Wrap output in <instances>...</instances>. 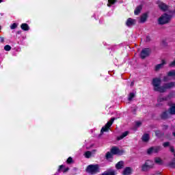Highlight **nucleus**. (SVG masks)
Returning <instances> with one entry per match:
<instances>
[{
  "instance_id": "nucleus-1",
  "label": "nucleus",
  "mask_w": 175,
  "mask_h": 175,
  "mask_svg": "<svg viewBox=\"0 0 175 175\" xmlns=\"http://www.w3.org/2000/svg\"><path fill=\"white\" fill-rule=\"evenodd\" d=\"M161 83L162 80L161 78H154L152 79V85L154 87V91L163 94V92H166L167 90H170L173 88V87H175L174 82L164 83L162 86H161Z\"/></svg>"
},
{
  "instance_id": "nucleus-2",
  "label": "nucleus",
  "mask_w": 175,
  "mask_h": 175,
  "mask_svg": "<svg viewBox=\"0 0 175 175\" xmlns=\"http://www.w3.org/2000/svg\"><path fill=\"white\" fill-rule=\"evenodd\" d=\"M170 20H172V16L165 13L159 18L158 23L159 25H165V24L170 23Z\"/></svg>"
},
{
  "instance_id": "nucleus-3",
  "label": "nucleus",
  "mask_w": 175,
  "mask_h": 175,
  "mask_svg": "<svg viewBox=\"0 0 175 175\" xmlns=\"http://www.w3.org/2000/svg\"><path fill=\"white\" fill-rule=\"evenodd\" d=\"M86 172L90 174H96V173H99V165H90L87 167Z\"/></svg>"
},
{
  "instance_id": "nucleus-4",
  "label": "nucleus",
  "mask_w": 175,
  "mask_h": 175,
  "mask_svg": "<svg viewBox=\"0 0 175 175\" xmlns=\"http://www.w3.org/2000/svg\"><path fill=\"white\" fill-rule=\"evenodd\" d=\"M154 167V162L150 160H147L142 167V172H148L150 169Z\"/></svg>"
},
{
  "instance_id": "nucleus-5",
  "label": "nucleus",
  "mask_w": 175,
  "mask_h": 175,
  "mask_svg": "<svg viewBox=\"0 0 175 175\" xmlns=\"http://www.w3.org/2000/svg\"><path fill=\"white\" fill-rule=\"evenodd\" d=\"M117 120L116 118H111L109 122H107V123L102 127L100 131V135H103L104 132H107L109 131V129L111 125H113V123L114 122V120Z\"/></svg>"
},
{
  "instance_id": "nucleus-6",
  "label": "nucleus",
  "mask_w": 175,
  "mask_h": 175,
  "mask_svg": "<svg viewBox=\"0 0 175 175\" xmlns=\"http://www.w3.org/2000/svg\"><path fill=\"white\" fill-rule=\"evenodd\" d=\"M161 150H162L161 146H152L147 150V154L148 155H151L152 154H158Z\"/></svg>"
},
{
  "instance_id": "nucleus-7",
  "label": "nucleus",
  "mask_w": 175,
  "mask_h": 175,
  "mask_svg": "<svg viewBox=\"0 0 175 175\" xmlns=\"http://www.w3.org/2000/svg\"><path fill=\"white\" fill-rule=\"evenodd\" d=\"M151 54V49L149 48H145L142 49L140 53V57L142 59H146L147 57H150V55Z\"/></svg>"
},
{
  "instance_id": "nucleus-8",
  "label": "nucleus",
  "mask_w": 175,
  "mask_h": 175,
  "mask_svg": "<svg viewBox=\"0 0 175 175\" xmlns=\"http://www.w3.org/2000/svg\"><path fill=\"white\" fill-rule=\"evenodd\" d=\"M111 152L113 154V155H117L118 154L119 155H121L122 154H124L123 150H120V148L117 146H113L112 148L111 149Z\"/></svg>"
},
{
  "instance_id": "nucleus-9",
  "label": "nucleus",
  "mask_w": 175,
  "mask_h": 175,
  "mask_svg": "<svg viewBox=\"0 0 175 175\" xmlns=\"http://www.w3.org/2000/svg\"><path fill=\"white\" fill-rule=\"evenodd\" d=\"M157 4L159 5V8L163 12H166L167 9H169V5H166L165 3L162 1H158Z\"/></svg>"
},
{
  "instance_id": "nucleus-10",
  "label": "nucleus",
  "mask_w": 175,
  "mask_h": 175,
  "mask_svg": "<svg viewBox=\"0 0 175 175\" xmlns=\"http://www.w3.org/2000/svg\"><path fill=\"white\" fill-rule=\"evenodd\" d=\"M161 120H167L170 118V113L168 111H164L160 115Z\"/></svg>"
},
{
  "instance_id": "nucleus-11",
  "label": "nucleus",
  "mask_w": 175,
  "mask_h": 175,
  "mask_svg": "<svg viewBox=\"0 0 175 175\" xmlns=\"http://www.w3.org/2000/svg\"><path fill=\"white\" fill-rule=\"evenodd\" d=\"M136 25V21L131 18H129L126 21V25L127 27H133V25Z\"/></svg>"
},
{
  "instance_id": "nucleus-12",
  "label": "nucleus",
  "mask_w": 175,
  "mask_h": 175,
  "mask_svg": "<svg viewBox=\"0 0 175 175\" xmlns=\"http://www.w3.org/2000/svg\"><path fill=\"white\" fill-rule=\"evenodd\" d=\"M171 98L170 95L164 97L159 96L157 99V102H167V100H170Z\"/></svg>"
},
{
  "instance_id": "nucleus-13",
  "label": "nucleus",
  "mask_w": 175,
  "mask_h": 175,
  "mask_svg": "<svg viewBox=\"0 0 175 175\" xmlns=\"http://www.w3.org/2000/svg\"><path fill=\"white\" fill-rule=\"evenodd\" d=\"M154 133H155V137H158L159 139H161V137H163L165 136V133L159 130L154 131Z\"/></svg>"
},
{
  "instance_id": "nucleus-14",
  "label": "nucleus",
  "mask_w": 175,
  "mask_h": 175,
  "mask_svg": "<svg viewBox=\"0 0 175 175\" xmlns=\"http://www.w3.org/2000/svg\"><path fill=\"white\" fill-rule=\"evenodd\" d=\"M168 113H170V116H175V105L172 104L170 107L168 109Z\"/></svg>"
},
{
  "instance_id": "nucleus-15",
  "label": "nucleus",
  "mask_w": 175,
  "mask_h": 175,
  "mask_svg": "<svg viewBox=\"0 0 175 175\" xmlns=\"http://www.w3.org/2000/svg\"><path fill=\"white\" fill-rule=\"evenodd\" d=\"M132 173V169L129 167H126L122 172L123 175H131Z\"/></svg>"
},
{
  "instance_id": "nucleus-16",
  "label": "nucleus",
  "mask_w": 175,
  "mask_h": 175,
  "mask_svg": "<svg viewBox=\"0 0 175 175\" xmlns=\"http://www.w3.org/2000/svg\"><path fill=\"white\" fill-rule=\"evenodd\" d=\"M124 161H119L118 163H116V168L118 170H120L121 169H124Z\"/></svg>"
},
{
  "instance_id": "nucleus-17",
  "label": "nucleus",
  "mask_w": 175,
  "mask_h": 175,
  "mask_svg": "<svg viewBox=\"0 0 175 175\" xmlns=\"http://www.w3.org/2000/svg\"><path fill=\"white\" fill-rule=\"evenodd\" d=\"M142 142H144L145 143H147L150 140V134L145 133L142 135Z\"/></svg>"
},
{
  "instance_id": "nucleus-18",
  "label": "nucleus",
  "mask_w": 175,
  "mask_h": 175,
  "mask_svg": "<svg viewBox=\"0 0 175 175\" xmlns=\"http://www.w3.org/2000/svg\"><path fill=\"white\" fill-rule=\"evenodd\" d=\"M127 135H129V131L124 132L120 136L117 137V140H122L124 137H126Z\"/></svg>"
},
{
  "instance_id": "nucleus-19",
  "label": "nucleus",
  "mask_w": 175,
  "mask_h": 175,
  "mask_svg": "<svg viewBox=\"0 0 175 175\" xmlns=\"http://www.w3.org/2000/svg\"><path fill=\"white\" fill-rule=\"evenodd\" d=\"M165 64V60H162V63L157 64L155 67V70L158 71L159 70V69H162V68H163V65Z\"/></svg>"
},
{
  "instance_id": "nucleus-20",
  "label": "nucleus",
  "mask_w": 175,
  "mask_h": 175,
  "mask_svg": "<svg viewBox=\"0 0 175 175\" xmlns=\"http://www.w3.org/2000/svg\"><path fill=\"white\" fill-rule=\"evenodd\" d=\"M142 9H143V8L142 7V5H139L137 6L135 11L134 13L136 16H137V14H140V12H142Z\"/></svg>"
},
{
  "instance_id": "nucleus-21",
  "label": "nucleus",
  "mask_w": 175,
  "mask_h": 175,
  "mask_svg": "<svg viewBox=\"0 0 175 175\" xmlns=\"http://www.w3.org/2000/svg\"><path fill=\"white\" fill-rule=\"evenodd\" d=\"M148 17V16L147 15V14H142L141 16L140 23H146V21H147Z\"/></svg>"
},
{
  "instance_id": "nucleus-22",
  "label": "nucleus",
  "mask_w": 175,
  "mask_h": 175,
  "mask_svg": "<svg viewBox=\"0 0 175 175\" xmlns=\"http://www.w3.org/2000/svg\"><path fill=\"white\" fill-rule=\"evenodd\" d=\"M154 162H155V163H157L158 165H162V163H163V161L159 157H156L154 159Z\"/></svg>"
},
{
  "instance_id": "nucleus-23",
  "label": "nucleus",
  "mask_w": 175,
  "mask_h": 175,
  "mask_svg": "<svg viewBox=\"0 0 175 175\" xmlns=\"http://www.w3.org/2000/svg\"><path fill=\"white\" fill-rule=\"evenodd\" d=\"M167 76L169 77H175V70H172L167 72Z\"/></svg>"
},
{
  "instance_id": "nucleus-24",
  "label": "nucleus",
  "mask_w": 175,
  "mask_h": 175,
  "mask_svg": "<svg viewBox=\"0 0 175 175\" xmlns=\"http://www.w3.org/2000/svg\"><path fill=\"white\" fill-rule=\"evenodd\" d=\"M169 167L175 169V159H173L171 162L169 163Z\"/></svg>"
},
{
  "instance_id": "nucleus-25",
  "label": "nucleus",
  "mask_w": 175,
  "mask_h": 175,
  "mask_svg": "<svg viewBox=\"0 0 175 175\" xmlns=\"http://www.w3.org/2000/svg\"><path fill=\"white\" fill-rule=\"evenodd\" d=\"M23 31H29V26H28V24H27V23L23 24Z\"/></svg>"
},
{
  "instance_id": "nucleus-26",
  "label": "nucleus",
  "mask_w": 175,
  "mask_h": 175,
  "mask_svg": "<svg viewBox=\"0 0 175 175\" xmlns=\"http://www.w3.org/2000/svg\"><path fill=\"white\" fill-rule=\"evenodd\" d=\"M85 158H91V157H92V152H91V151H87L85 152Z\"/></svg>"
},
{
  "instance_id": "nucleus-27",
  "label": "nucleus",
  "mask_w": 175,
  "mask_h": 175,
  "mask_svg": "<svg viewBox=\"0 0 175 175\" xmlns=\"http://www.w3.org/2000/svg\"><path fill=\"white\" fill-rule=\"evenodd\" d=\"M106 159H110V158H113V154L110 152H107L105 155Z\"/></svg>"
},
{
  "instance_id": "nucleus-28",
  "label": "nucleus",
  "mask_w": 175,
  "mask_h": 175,
  "mask_svg": "<svg viewBox=\"0 0 175 175\" xmlns=\"http://www.w3.org/2000/svg\"><path fill=\"white\" fill-rule=\"evenodd\" d=\"M116 2H117V0H108L107 6L111 7V5H113V3H116Z\"/></svg>"
},
{
  "instance_id": "nucleus-29",
  "label": "nucleus",
  "mask_w": 175,
  "mask_h": 175,
  "mask_svg": "<svg viewBox=\"0 0 175 175\" xmlns=\"http://www.w3.org/2000/svg\"><path fill=\"white\" fill-rule=\"evenodd\" d=\"M135 94L133 92H131L129 95V100H132L133 98H135Z\"/></svg>"
},
{
  "instance_id": "nucleus-30",
  "label": "nucleus",
  "mask_w": 175,
  "mask_h": 175,
  "mask_svg": "<svg viewBox=\"0 0 175 175\" xmlns=\"http://www.w3.org/2000/svg\"><path fill=\"white\" fill-rule=\"evenodd\" d=\"M4 50H5V51H10V50H12V46L10 45H5L4 46Z\"/></svg>"
},
{
  "instance_id": "nucleus-31",
  "label": "nucleus",
  "mask_w": 175,
  "mask_h": 175,
  "mask_svg": "<svg viewBox=\"0 0 175 175\" xmlns=\"http://www.w3.org/2000/svg\"><path fill=\"white\" fill-rule=\"evenodd\" d=\"M163 131H167L169 129V126L167 124H163L162 126Z\"/></svg>"
},
{
  "instance_id": "nucleus-32",
  "label": "nucleus",
  "mask_w": 175,
  "mask_h": 175,
  "mask_svg": "<svg viewBox=\"0 0 175 175\" xmlns=\"http://www.w3.org/2000/svg\"><path fill=\"white\" fill-rule=\"evenodd\" d=\"M17 23H13L12 25H10L11 29H16L17 28Z\"/></svg>"
},
{
  "instance_id": "nucleus-33",
  "label": "nucleus",
  "mask_w": 175,
  "mask_h": 175,
  "mask_svg": "<svg viewBox=\"0 0 175 175\" xmlns=\"http://www.w3.org/2000/svg\"><path fill=\"white\" fill-rule=\"evenodd\" d=\"M163 147H165V148L169 147V146H170V142H164V143L163 144Z\"/></svg>"
},
{
  "instance_id": "nucleus-34",
  "label": "nucleus",
  "mask_w": 175,
  "mask_h": 175,
  "mask_svg": "<svg viewBox=\"0 0 175 175\" xmlns=\"http://www.w3.org/2000/svg\"><path fill=\"white\" fill-rule=\"evenodd\" d=\"M137 111V107H134L132 108V113H133V114H136Z\"/></svg>"
},
{
  "instance_id": "nucleus-35",
  "label": "nucleus",
  "mask_w": 175,
  "mask_h": 175,
  "mask_svg": "<svg viewBox=\"0 0 175 175\" xmlns=\"http://www.w3.org/2000/svg\"><path fill=\"white\" fill-rule=\"evenodd\" d=\"M73 162V159L72 157H68L67 159V163H72Z\"/></svg>"
},
{
  "instance_id": "nucleus-36",
  "label": "nucleus",
  "mask_w": 175,
  "mask_h": 175,
  "mask_svg": "<svg viewBox=\"0 0 175 175\" xmlns=\"http://www.w3.org/2000/svg\"><path fill=\"white\" fill-rule=\"evenodd\" d=\"M146 42H151V38L150 36H146Z\"/></svg>"
},
{
  "instance_id": "nucleus-37",
  "label": "nucleus",
  "mask_w": 175,
  "mask_h": 175,
  "mask_svg": "<svg viewBox=\"0 0 175 175\" xmlns=\"http://www.w3.org/2000/svg\"><path fill=\"white\" fill-rule=\"evenodd\" d=\"M170 148L171 152H174V153L175 152H174V146H170Z\"/></svg>"
},
{
  "instance_id": "nucleus-38",
  "label": "nucleus",
  "mask_w": 175,
  "mask_h": 175,
  "mask_svg": "<svg viewBox=\"0 0 175 175\" xmlns=\"http://www.w3.org/2000/svg\"><path fill=\"white\" fill-rule=\"evenodd\" d=\"M64 169V165H59V169H58V172H61V170Z\"/></svg>"
},
{
  "instance_id": "nucleus-39",
  "label": "nucleus",
  "mask_w": 175,
  "mask_h": 175,
  "mask_svg": "<svg viewBox=\"0 0 175 175\" xmlns=\"http://www.w3.org/2000/svg\"><path fill=\"white\" fill-rule=\"evenodd\" d=\"M142 125V122H136V126L139 127Z\"/></svg>"
},
{
  "instance_id": "nucleus-40",
  "label": "nucleus",
  "mask_w": 175,
  "mask_h": 175,
  "mask_svg": "<svg viewBox=\"0 0 175 175\" xmlns=\"http://www.w3.org/2000/svg\"><path fill=\"white\" fill-rule=\"evenodd\" d=\"M3 42H5V38H3V37H1L0 38V42L3 43Z\"/></svg>"
},
{
  "instance_id": "nucleus-41",
  "label": "nucleus",
  "mask_w": 175,
  "mask_h": 175,
  "mask_svg": "<svg viewBox=\"0 0 175 175\" xmlns=\"http://www.w3.org/2000/svg\"><path fill=\"white\" fill-rule=\"evenodd\" d=\"M168 80H169V79L167 78V77H163V81H167Z\"/></svg>"
},
{
  "instance_id": "nucleus-42",
  "label": "nucleus",
  "mask_w": 175,
  "mask_h": 175,
  "mask_svg": "<svg viewBox=\"0 0 175 175\" xmlns=\"http://www.w3.org/2000/svg\"><path fill=\"white\" fill-rule=\"evenodd\" d=\"M69 170V167H67L66 169H64V170L63 171L64 173H66V172H68Z\"/></svg>"
},
{
  "instance_id": "nucleus-43",
  "label": "nucleus",
  "mask_w": 175,
  "mask_h": 175,
  "mask_svg": "<svg viewBox=\"0 0 175 175\" xmlns=\"http://www.w3.org/2000/svg\"><path fill=\"white\" fill-rule=\"evenodd\" d=\"M90 152H92V155H93L94 154H95V152H96V150H93Z\"/></svg>"
},
{
  "instance_id": "nucleus-44",
  "label": "nucleus",
  "mask_w": 175,
  "mask_h": 175,
  "mask_svg": "<svg viewBox=\"0 0 175 175\" xmlns=\"http://www.w3.org/2000/svg\"><path fill=\"white\" fill-rule=\"evenodd\" d=\"M133 85H135V82L132 81L131 83V87H133Z\"/></svg>"
},
{
  "instance_id": "nucleus-45",
  "label": "nucleus",
  "mask_w": 175,
  "mask_h": 175,
  "mask_svg": "<svg viewBox=\"0 0 175 175\" xmlns=\"http://www.w3.org/2000/svg\"><path fill=\"white\" fill-rule=\"evenodd\" d=\"M172 135L175 137V132H173Z\"/></svg>"
},
{
  "instance_id": "nucleus-46",
  "label": "nucleus",
  "mask_w": 175,
  "mask_h": 175,
  "mask_svg": "<svg viewBox=\"0 0 175 175\" xmlns=\"http://www.w3.org/2000/svg\"><path fill=\"white\" fill-rule=\"evenodd\" d=\"M3 1V0H0V3H2Z\"/></svg>"
},
{
  "instance_id": "nucleus-47",
  "label": "nucleus",
  "mask_w": 175,
  "mask_h": 175,
  "mask_svg": "<svg viewBox=\"0 0 175 175\" xmlns=\"http://www.w3.org/2000/svg\"><path fill=\"white\" fill-rule=\"evenodd\" d=\"M21 28L23 29V25H21Z\"/></svg>"
},
{
  "instance_id": "nucleus-48",
  "label": "nucleus",
  "mask_w": 175,
  "mask_h": 175,
  "mask_svg": "<svg viewBox=\"0 0 175 175\" xmlns=\"http://www.w3.org/2000/svg\"><path fill=\"white\" fill-rule=\"evenodd\" d=\"M0 29H1V27H0Z\"/></svg>"
}]
</instances>
